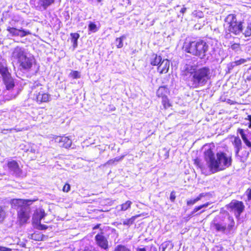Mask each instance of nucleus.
I'll list each match as a JSON object with an SVG mask.
<instances>
[{
  "label": "nucleus",
  "mask_w": 251,
  "mask_h": 251,
  "mask_svg": "<svg viewBox=\"0 0 251 251\" xmlns=\"http://www.w3.org/2000/svg\"><path fill=\"white\" fill-rule=\"evenodd\" d=\"M211 74L210 68L206 66L197 69L193 66L188 65L183 72L188 85L193 89L205 86L210 79Z\"/></svg>",
  "instance_id": "obj_1"
},
{
  "label": "nucleus",
  "mask_w": 251,
  "mask_h": 251,
  "mask_svg": "<svg viewBox=\"0 0 251 251\" xmlns=\"http://www.w3.org/2000/svg\"><path fill=\"white\" fill-rule=\"evenodd\" d=\"M204 159L210 171L215 173L223 170L231 165L232 159L226 154L220 152L216 154V156L211 149L204 152Z\"/></svg>",
  "instance_id": "obj_2"
},
{
  "label": "nucleus",
  "mask_w": 251,
  "mask_h": 251,
  "mask_svg": "<svg viewBox=\"0 0 251 251\" xmlns=\"http://www.w3.org/2000/svg\"><path fill=\"white\" fill-rule=\"evenodd\" d=\"M183 49L186 52L201 59L208 60L209 57V45L203 40L185 42Z\"/></svg>",
  "instance_id": "obj_3"
},
{
  "label": "nucleus",
  "mask_w": 251,
  "mask_h": 251,
  "mask_svg": "<svg viewBox=\"0 0 251 251\" xmlns=\"http://www.w3.org/2000/svg\"><path fill=\"white\" fill-rule=\"evenodd\" d=\"M225 22L226 38H229L231 37V33L238 35L242 32L243 22L237 21L235 15L231 14L228 15L225 18Z\"/></svg>",
  "instance_id": "obj_4"
},
{
  "label": "nucleus",
  "mask_w": 251,
  "mask_h": 251,
  "mask_svg": "<svg viewBox=\"0 0 251 251\" xmlns=\"http://www.w3.org/2000/svg\"><path fill=\"white\" fill-rule=\"evenodd\" d=\"M0 74L7 90H9L12 89L15 86V83L9 72L7 64L4 61L0 62Z\"/></svg>",
  "instance_id": "obj_5"
},
{
  "label": "nucleus",
  "mask_w": 251,
  "mask_h": 251,
  "mask_svg": "<svg viewBox=\"0 0 251 251\" xmlns=\"http://www.w3.org/2000/svg\"><path fill=\"white\" fill-rule=\"evenodd\" d=\"M34 62L35 59L33 56H27L26 55L18 63L20 64L21 69L28 70L31 68Z\"/></svg>",
  "instance_id": "obj_6"
},
{
  "label": "nucleus",
  "mask_w": 251,
  "mask_h": 251,
  "mask_svg": "<svg viewBox=\"0 0 251 251\" xmlns=\"http://www.w3.org/2000/svg\"><path fill=\"white\" fill-rule=\"evenodd\" d=\"M229 206L236 215V218H238L240 214L243 212L244 209V205L242 202L233 201L229 203Z\"/></svg>",
  "instance_id": "obj_7"
},
{
  "label": "nucleus",
  "mask_w": 251,
  "mask_h": 251,
  "mask_svg": "<svg viewBox=\"0 0 251 251\" xmlns=\"http://www.w3.org/2000/svg\"><path fill=\"white\" fill-rule=\"evenodd\" d=\"M53 139L60 147L68 148L71 147L72 141L68 137L55 136Z\"/></svg>",
  "instance_id": "obj_8"
},
{
  "label": "nucleus",
  "mask_w": 251,
  "mask_h": 251,
  "mask_svg": "<svg viewBox=\"0 0 251 251\" xmlns=\"http://www.w3.org/2000/svg\"><path fill=\"white\" fill-rule=\"evenodd\" d=\"M7 166L9 171L13 174L16 176H20L22 174V170L16 161H8Z\"/></svg>",
  "instance_id": "obj_9"
},
{
  "label": "nucleus",
  "mask_w": 251,
  "mask_h": 251,
  "mask_svg": "<svg viewBox=\"0 0 251 251\" xmlns=\"http://www.w3.org/2000/svg\"><path fill=\"white\" fill-rule=\"evenodd\" d=\"M30 208L28 204L20 208L18 215L20 220H28L30 217Z\"/></svg>",
  "instance_id": "obj_10"
},
{
  "label": "nucleus",
  "mask_w": 251,
  "mask_h": 251,
  "mask_svg": "<svg viewBox=\"0 0 251 251\" xmlns=\"http://www.w3.org/2000/svg\"><path fill=\"white\" fill-rule=\"evenodd\" d=\"M41 90L42 88H40V90L35 94L37 101L40 103L49 101L50 99V95Z\"/></svg>",
  "instance_id": "obj_11"
},
{
  "label": "nucleus",
  "mask_w": 251,
  "mask_h": 251,
  "mask_svg": "<svg viewBox=\"0 0 251 251\" xmlns=\"http://www.w3.org/2000/svg\"><path fill=\"white\" fill-rule=\"evenodd\" d=\"M25 55H26V54L25 52L24 49L20 47H17L15 48L12 53V57L16 59H17L18 62Z\"/></svg>",
  "instance_id": "obj_12"
},
{
  "label": "nucleus",
  "mask_w": 251,
  "mask_h": 251,
  "mask_svg": "<svg viewBox=\"0 0 251 251\" xmlns=\"http://www.w3.org/2000/svg\"><path fill=\"white\" fill-rule=\"evenodd\" d=\"M97 244L101 248L106 249L108 247V241L102 234H97L95 237Z\"/></svg>",
  "instance_id": "obj_13"
},
{
  "label": "nucleus",
  "mask_w": 251,
  "mask_h": 251,
  "mask_svg": "<svg viewBox=\"0 0 251 251\" xmlns=\"http://www.w3.org/2000/svg\"><path fill=\"white\" fill-rule=\"evenodd\" d=\"M170 61L166 59H163L158 67L157 70L160 74L167 73L169 69Z\"/></svg>",
  "instance_id": "obj_14"
},
{
  "label": "nucleus",
  "mask_w": 251,
  "mask_h": 251,
  "mask_svg": "<svg viewBox=\"0 0 251 251\" xmlns=\"http://www.w3.org/2000/svg\"><path fill=\"white\" fill-rule=\"evenodd\" d=\"M30 200H25L22 199H13L11 201V205L14 208H21L25 205H28Z\"/></svg>",
  "instance_id": "obj_15"
},
{
  "label": "nucleus",
  "mask_w": 251,
  "mask_h": 251,
  "mask_svg": "<svg viewBox=\"0 0 251 251\" xmlns=\"http://www.w3.org/2000/svg\"><path fill=\"white\" fill-rule=\"evenodd\" d=\"M55 0H39L38 6L43 10H46L47 8L54 3Z\"/></svg>",
  "instance_id": "obj_16"
},
{
  "label": "nucleus",
  "mask_w": 251,
  "mask_h": 251,
  "mask_svg": "<svg viewBox=\"0 0 251 251\" xmlns=\"http://www.w3.org/2000/svg\"><path fill=\"white\" fill-rule=\"evenodd\" d=\"M46 215L43 209L37 208L33 213L32 220H42L45 217Z\"/></svg>",
  "instance_id": "obj_17"
},
{
  "label": "nucleus",
  "mask_w": 251,
  "mask_h": 251,
  "mask_svg": "<svg viewBox=\"0 0 251 251\" xmlns=\"http://www.w3.org/2000/svg\"><path fill=\"white\" fill-rule=\"evenodd\" d=\"M6 30L8 32L9 34L7 35L8 37H15L19 36V28H17L10 26H8Z\"/></svg>",
  "instance_id": "obj_18"
},
{
  "label": "nucleus",
  "mask_w": 251,
  "mask_h": 251,
  "mask_svg": "<svg viewBox=\"0 0 251 251\" xmlns=\"http://www.w3.org/2000/svg\"><path fill=\"white\" fill-rule=\"evenodd\" d=\"M233 145L235 148V154L238 155L239 152L242 148V142L239 137H235L234 140Z\"/></svg>",
  "instance_id": "obj_19"
},
{
  "label": "nucleus",
  "mask_w": 251,
  "mask_h": 251,
  "mask_svg": "<svg viewBox=\"0 0 251 251\" xmlns=\"http://www.w3.org/2000/svg\"><path fill=\"white\" fill-rule=\"evenodd\" d=\"M162 61V57L160 56H157L156 54L152 55L151 61V65L153 66H159Z\"/></svg>",
  "instance_id": "obj_20"
},
{
  "label": "nucleus",
  "mask_w": 251,
  "mask_h": 251,
  "mask_svg": "<svg viewBox=\"0 0 251 251\" xmlns=\"http://www.w3.org/2000/svg\"><path fill=\"white\" fill-rule=\"evenodd\" d=\"M32 224L35 228L39 230H44L48 228L47 226L41 223V221H33Z\"/></svg>",
  "instance_id": "obj_21"
},
{
  "label": "nucleus",
  "mask_w": 251,
  "mask_h": 251,
  "mask_svg": "<svg viewBox=\"0 0 251 251\" xmlns=\"http://www.w3.org/2000/svg\"><path fill=\"white\" fill-rule=\"evenodd\" d=\"M31 238L36 241H44L47 237L41 233H34L31 235Z\"/></svg>",
  "instance_id": "obj_22"
},
{
  "label": "nucleus",
  "mask_w": 251,
  "mask_h": 251,
  "mask_svg": "<svg viewBox=\"0 0 251 251\" xmlns=\"http://www.w3.org/2000/svg\"><path fill=\"white\" fill-rule=\"evenodd\" d=\"M167 90L165 87H160L156 92V95L158 97H163L166 95Z\"/></svg>",
  "instance_id": "obj_23"
},
{
  "label": "nucleus",
  "mask_w": 251,
  "mask_h": 251,
  "mask_svg": "<svg viewBox=\"0 0 251 251\" xmlns=\"http://www.w3.org/2000/svg\"><path fill=\"white\" fill-rule=\"evenodd\" d=\"M71 36L72 37V42L73 43V46L74 48H76L77 46V39L79 37V35L78 33H71Z\"/></svg>",
  "instance_id": "obj_24"
},
{
  "label": "nucleus",
  "mask_w": 251,
  "mask_h": 251,
  "mask_svg": "<svg viewBox=\"0 0 251 251\" xmlns=\"http://www.w3.org/2000/svg\"><path fill=\"white\" fill-rule=\"evenodd\" d=\"M126 39L125 35H123L116 40V44L118 48H121L123 47V40Z\"/></svg>",
  "instance_id": "obj_25"
},
{
  "label": "nucleus",
  "mask_w": 251,
  "mask_h": 251,
  "mask_svg": "<svg viewBox=\"0 0 251 251\" xmlns=\"http://www.w3.org/2000/svg\"><path fill=\"white\" fill-rule=\"evenodd\" d=\"M19 36L21 37H24L26 35L31 34V32L29 30H26L23 29L22 28H19Z\"/></svg>",
  "instance_id": "obj_26"
},
{
  "label": "nucleus",
  "mask_w": 251,
  "mask_h": 251,
  "mask_svg": "<svg viewBox=\"0 0 251 251\" xmlns=\"http://www.w3.org/2000/svg\"><path fill=\"white\" fill-rule=\"evenodd\" d=\"M114 251H131V250L125 246L119 245L115 248Z\"/></svg>",
  "instance_id": "obj_27"
},
{
  "label": "nucleus",
  "mask_w": 251,
  "mask_h": 251,
  "mask_svg": "<svg viewBox=\"0 0 251 251\" xmlns=\"http://www.w3.org/2000/svg\"><path fill=\"white\" fill-rule=\"evenodd\" d=\"M131 203V201H126L125 203L120 205V207H121V210L123 211H125L127 210L129 207H130Z\"/></svg>",
  "instance_id": "obj_28"
},
{
  "label": "nucleus",
  "mask_w": 251,
  "mask_h": 251,
  "mask_svg": "<svg viewBox=\"0 0 251 251\" xmlns=\"http://www.w3.org/2000/svg\"><path fill=\"white\" fill-rule=\"evenodd\" d=\"M123 157H124V156L117 157L114 159H110L106 162V164H107V165L113 164L115 162H118V161L122 160L123 159Z\"/></svg>",
  "instance_id": "obj_29"
},
{
  "label": "nucleus",
  "mask_w": 251,
  "mask_h": 251,
  "mask_svg": "<svg viewBox=\"0 0 251 251\" xmlns=\"http://www.w3.org/2000/svg\"><path fill=\"white\" fill-rule=\"evenodd\" d=\"M247 60L245 59L241 58L238 60H236L232 63V67H233L235 65H239L244 64L247 62Z\"/></svg>",
  "instance_id": "obj_30"
},
{
  "label": "nucleus",
  "mask_w": 251,
  "mask_h": 251,
  "mask_svg": "<svg viewBox=\"0 0 251 251\" xmlns=\"http://www.w3.org/2000/svg\"><path fill=\"white\" fill-rule=\"evenodd\" d=\"M213 227L217 230V231H224L226 229V226H223L222 225L218 224H214L213 225Z\"/></svg>",
  "instance_id": "obj_31"
},
{
  "label": "nucleus",
  "mask_w": 251,
  "mask_h": 251,
  "mask_svg": "<svg viewBox=\"0 0 251 251\" xmlns=\"http://www.w3.org/2000/svg\"><path fill=\"white\" fill-rule=\"evenodd\" d=\"M243 34H244L246 37H250L251 36V25H249L247 26L244 32H243Z\"/></svg>",
  "instance_id": "obj_32"
},
{
  "label": "nucleus",
  "mask_w": 251,
  "mask_h": 251,
  "mask_svg": "<svg viewBox=\"0 0 251 251\" xmlns=\"http://www.w3.org/2000/svg\"><path fill=\"white\" fill-rule=\"evenodd\" d=\"M89 30L93 32H95L97 31V27L96 25L93 23H90L88 26Z\"/></svg>",
  "instance_id": "obj_33"
},
{
  "label": "nucleus",
  "mask_w": 251,
  "mask_h": 251,
  "mask_svg": "<svg viewBox=\"0 0 251 251\" xmlns=\"http://www.w3.org/2000/svg\"><path fill=\"white\" fill-rule=\"evenodd\" d=\"M70 75L73 78H78L80 77V74L77 71H72L70 73Z\"/></svg>",
  "instance_id": "obj_34"
},
{
  "label": "nucleus",
  "mask_w": 251,
  "mask_h": 251,
  "mask_svg": "<svg viewBox=\"0 0 251 251\" xmlns=\"http://www.w3.org/2000/svg\"><path fill=\"white\" fill-rule=\"evenodd\" d=\"M209 203L207 202L206 203H204L203 204L199 206L196 207L195 209H194V211L195 212H197L198 211L201 210L203 208H205L207 207L209 205Z\"/></svg>",
  "instance_id": "obj_35"
},
{
  "label": "nucleus",
  "mask_w": 251,
  "mask_h": 251,
  "mask_svg": "<svg viewBox=\"0 0 251 251\" xmlns=\"http://www.w3.org/2000/svg\"><path fill=\"white\" fill-rule=\"evenodd\" d=\"M200 201V198H196L194 200H190L187 201V204L188 205H193L198 201Z\"/></svg>",
  "instance_id": "obj_36"
},
{
  "label": "nucleus",
  "mask_w": 251,
  "mask_h": 251,
  "mask_svg": "<svg viewBox=\"0 0 251 251\" xmlns=\"http://www.w3.org/2000/svg\"><path fill=\"white\" fill-rule=\"evenodd\" d=\"M5 218V212L3 209L0 207V219H4Z\"/></svg>",
  "instance_id": "obj_37"
},
{
  "label": "nucleus",
  "mask_w": 251,
  "mask_h": 251,
  "mask_svg": "<svg viewBox=\"0 0 251 251\" xmlns=\"http://www.w3.org/2000/svg\"><path fill=\"white\" fill-rule=\"evenodd\" d=\"M70 190V184L66 183L63 188V191L65 192H68Z\"/></svg>",
  "instance_id": "obj_38"
},
{
  "label": "nucleus",
  "mask_w": 251,
  "mask_h": 251,
  "mask_svg": "<svg viewBox=\"0 0 251 251\" xmlns=\"http://www.w3.org/2000/svg\"><path fill=\"white\" fill-rule=\"evenodd\" d=\"M170 199L172 201H174L176 199L175 193L174 191H172L171 193Z\"/></svg>",
  "instance_id": "obj_39"
},
{
  "label": "nucleus",
  "mask_w": 251,
  "mask_h": 251,
  "mask_svg": "<svg viewBox=\"0 0 251 251\" xmlns=\"http://www.w3.org/2000/svg\"><path fill=\"white\" fill-rule=\"evenodd\" d=\"M239 48V44H233L231 46V49L233 50H235L236 49H238Z\"/></svg>",
  "instance_id": "obj_40"
},
{
  "label": "nucleus",
  "mask_w": 251,
  "mask_h": 251,
  "mask_svg": "<svg viewBox=\"0 0 251 251\" xmlns=\"http://www.w3.org/2000/svg\"><path fill=\"white\" fill-rule=\"evenodd\" d=\"M11 251L12 250L11 249H9V248L5 247H3V246H0V251Z\"/></svg>",
  "instance_id": "obj_41"
},
{
  "label": "nucleus",
  "mask_w": 251,
  "mask_h": 251,
  "mask_svg": "<svg viewBox=\"0 0 251 251\" xmlns=\"http://www.w3.org/2000/svg\"><path fill=\"white\" fill-rule=\"evenodd\" d=\"M247 119H248L249 121V127L251 128V115H248Z\"/></svg>",
  "instance_id": "obj_42"
},
{
  "label": "nucleus",
  "mask_w": 251,
  "mask_h": 251,
  "mask_svg": "<svg viewBox=\"0 0 251 251\" xmlns=\"http://www.w3.org/2000/svg\"><path fill=\"white\" fill-rule=\"evenodd\" d=\"M238 132L240 133L241 136H244V135L245 134L244 133V130L242 129H238Z\"/></svg>",
  "instance_id": "obj_43"
},
{
  "label": "nucleus",
  "mask_w": 251,
  "mask_h": 251,
  "mask_svg": "<svg viewBox=\"0 0 251 251\" xmlns=\"http://www.w3.org/2000/svg\"><path fill=\"white\" fill-rule=\"evenodd\" d=\"M244 143L246 144V145L250 147V148H251V142H250L248 139H247V140H246L245 141H244Z\"/></svg>",
  "instance_id": "obj_44"
},
{
  "label": "nucleus",
  "mask_w": 251,
  "mask_h": 251,
  "mask_svg": "<svg viewBox=\"0 0 251 251\" xmlns=\"http://www.w3.org/2000/svg\"><path fill=\"white\" fill-rule=\"evenodd\" d=\"M249 192H248V200L251 201V189L250 190H248Z\"/></svg>",
  "instance_id": "obj_45"
},
{
  "label": "nucleus",
  "mask_w": 251,
  "mask_h": 251,
  "mask_svg": "<svg viewBox=\"0 0 251 251\" xmlns=\"http://www.w3.org/2000/svg\"><path fill=\"white\" fill-rule=\"evenodd\" d=\"M205 195L204 193H201L199 195V196L197 197V198H200V200L203 197H204Z\"/></svg>",
  "instance_id": "obj_46"
},
{
  "label": "nucleus",
  "mask_w": 251,
  "mask_h": 251,
  "mask_svg": "<svg viewBox=\"0 0 251 251\" xmlns=\"http://www.w3.org/2000/svg\"><path fill=\"white\" fill-rule=\"evenodd\" d=\"M186 10V8L185 7H183L181 9L180 12L183 14L185 12Z\"/></svg>",
  "instance_id": "obj_47"
},
{
  "label": "nucleus",
  "mask_w": 251,
  "mask_h": 251,
  "mask_svg": "<svg viewBox=\"0 0 251 251\" xmlns=\"http://www.w3.org/2000/svg\"><path fill=\"white\" fill-rule=\"evenodd\" d=\"M241 137H242V139H243L244 142L248 139L247 137H246V134L244 135V136H241Z\"/></svg>",
  "instance_id": "obj_48"
},
{
  "label": "nucleus",
  "mask_w": 251,
  "mask_h": 251,
  "mask_svg": "<svg viewBox=\"0 0 251 251\" xmlns=\"http://www.w3.org/2000/svg\"><path fill=\"white\" fill-rule=\"evenodd\" d=\"M246 80H248V81H251V75H249V76H248L247 77Z\"/></svg>",
  "instance_id": "obj_49"
},
{
  "label": "nucleus",
  "mask_w": 251,
  "mask_h": 251,
  "mask_svg": "<svg viewBox=\"0 0 251 251\" xmlns=\"http://www.w3.org/2000/svg\"><path fill=\"white\" fill-rule=\"evenodd\" d=\"M137 251H146L145 248H140L137 250Z\"/></svg>",
  "instance_id": "obj_50"
},
{
  "label": "nucleus",
  "mask_w": 251,
  "mask_h": 251,
  "mask_svg": "<svg viewBox=\"0 0 251 251\" xmlns=\"http://www.w3.org/2000/svg\"><path fill=\"white\" fill-rule=\"evenodd\" d=\"M100 225H97L93 227V229H97L99 227Z\"/></svg>",
  "instance_id": "obj_51"
},
{
  "label": "nucleus",
  "mask_w": 251,
  "mask_h": 251,
  "mask_svg": "<svg viewBox=\"0 0 251 251\" xmlns=\"http://www.w3.org/2000/svg\"><path fill=\"white\" fill-rule=\"evenodd\" d=\"M15 130L17 131H22V129H15Z\"/></svg>",
  "instance_id": "obj_52"
},
{
  "label": "nucleus",
  "mask_w": 251,
  "mask_h": 251,
  "mask_svg": "<svg viewBox=\"0 0 251 251\" xmlns=\"http://www.w3.org/2000/svg\"><path fill=\"white\" fill-rule=\"evenodd\" d=\"M102 0H97L98 2H100Z\"/></svg>",
  "instance_id": "obj_53"
},
{
  "label": "nucleus",
  "mask_w": 251,
  "mask_h": 251,
  "mask_svg": "<svg viewBox=\"0 0 251 251\" xmlns=\"http://www.w3.org/2000/svg\"><path fill=\"white\" fill-rule=\"evenodd\" d=\"M0 176H1V174H0Z\"/></svg>",
  "instance_id": "obj_54"
}]
</instances>
